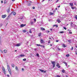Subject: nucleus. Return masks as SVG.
Here are the masks:
<instances>
[{"label": "nucleus", "mask_w": 77, "mask_h": 77, "mask_svg": "<svg viewBox=\"0 0 77 77\" xmlns=\"http://www.w3.org/2000/svg\"><path fill=\"white\" fill-rule=\"evenodd\" d=\"M7 67L10 74L11 75V69H10V67H9V65H7Z\"/></svg>", "instance_id": "f257e3e1"}, {"label": "nucleus", "mask_w": 77, "mask_h": 77, "mask_svg": "<svg viewBox=\"0 0 77 77\" xmlns=\"http://www.w3.org/2000/svg\"><path fill=\"white\" fill-rule=\"evenodd\" d=\"M75 26V25L72 22H71L70 24V27H74Z\"/></svg>", "instance_id": "f03ea898"}, {"label": "nucleus", "mask_w": 77, "mask_h": 77, "mask_svg": "<svg viewBox=\"0 0 77 77\" xmlns=\"http://www.w3.org/2000/svg\"><path fill=\"white\" fill-rule=\"evenodd\" d=\"M52 64L53 65V68H54L56 66V62L55 61H52L51 62Z\"/></svg>", "instance_id": "7ed1b4c3"}, {"label": "nucleus", "mask_w": 77, "mask_h": 77, "mask_svg": "<svg viewBox=\"0 0 77 77\" xmlns=\"http://www.w3.org/2000/svg\"><path fill=\"white\" fill-rule=\"evenodd\" d=\"M2 71L5 74H6V70H5V69L3 67H2Z\"/></svg>", "instance_id": "20e7f679"}, {"label": "nucleus", "mask_w": 77, "mask_h": 77, "mask_svg": "<svg viewBox=\"0 0 77 77\" xmlns=\"http://www.w3.org/2000/svg\"><path fill=\"white\" fill-rule=\"evenodd\" d=\"M40 71H41V72H44V73L46 72V71H44L43 70H42L41 69H39Z\"/></svg>", "instance_id": "39448f33"}, {"label": "nucleus", "mask_w": 77, "mask_h": 77, "mask_svg": "<svg viewBox=\"0 0 77 77\" xmlns=\"http://www.w3.org/2000/svg\"><path fill=\"white\" fill-rule=\"evenodd\" d=\"M12 14H13L14 15H16V12H12L10 15H12Z\"/></svg>", "instance_id": "423d86ee"}, {"label": "nucleus", "mask_w": 77, "mask_h": 77, "mask_svg": "<svg viewBox=\"0 0 77 77\" xmlns=\"http://www.w3.org/2000/svg\"><path fill=\"white\" fill-rule=\"evenodd\" d=\"M6 17V14L2 15V18H5V17Z\"/></svg>", "instance_id": "0eeeda50"}, {"label": "nucleus", "mask_w": 77, "mask_h": 77, "mask_svg": "<svg viewBox=\"0 0 77 77\" xmlns=\"http://www.w3.org/2000/svg\"><path fill=\"white\" fill-rule=\"evenodd\" d=\"M26 24H22L20 25V26L21 27H24V26H26Z\"/></svg>", "instance_id": "6e6552de"}, {"label": "nucleus", "mask_w": 77, "mask_h": 77, "mask_svg": "<svg viewBox=\"0 0 77 77\" xmlns=\"http://www.w3.org/2000/svg\"><path fill=\"white\" fill-rule=\"evenodd\" d=\"M40 42L41 43H42L43 44H44V41H43V40H42V39H41L40 40Z\"/></svg>", "instance_id": "1a4fd4ad"}, {"label": "nucleus", "mask_w": 77, "mask_h": 77, "mask_svg": "<svg viewBox=\"0 0 77 77\" xmlns=\"http://www.w3.org/2000/svg\"><path fill=\"white\" fill-rule=\"evenodd\" d=\"M62 72H63V73H64V72H66V71H65V70L64 69H63V70H62Z\"/></svg>", "instance_id": "9d476101"}, {"label": "nucleus", "mask_w": 77, "mask_h": 77, "mask_svg": "<svg viewBox=\"0 0 77 77\" xmlns=\"http://www.w3.org/2000/svg\"><path fill=\"white\" fill-rule=\"evenodd\" d=\"M63 63H64L65 64L66 66H67V63H66V62L65 61H64L63 62Z\"/></svg>", "instance_id": "9b49d317"}, {"label": "nucleus", "mask_w": 77, "mask_h": 77, "mask_svg": "<svg viewBox=\"0 0 77 77\" xmlns=\"http://www.w3.org/2000/svg\"><path fill=\"white\" fill-rule=\"evenodd\" d=\"M20 45H21L20 44H16V46H17V47H19V46H20Z\"/></svg>", "instance_id": "f8f14e48"}, {"label": "nucleus", "mask_w": 77, "mask_h": 77, "mask_svg": "<svg viewBox=\"0 0 77 77\" xmlns=\"http://www.w3.org/2000/svg\"><path fill=\"white\" fill-rule=\"evenodd\" d=\"M69 5H70V6H73V3H69Z\"/></svg>", "instance_id": "ddd939ff"}, {"label": "nucleus", "mask_w": 77, "mask_h": 77, "mask_svg": "<svg viewBox=\"0 0 77 77\" xmlns=\"http://www.w3.org/2000/svg\"><path fill=\"white\" fill-rule=\"evenodd\" d=\"M11 66L13 68H14V66H15V65H14V64H11Z\"/></svg>", "instance_id": "4468645a"}, {"label": "nucleus", "mask_w": 77, "mask_h": 77, "mask_svg": "<svg viewBox=\"0 0 77 77\" xmlns=\"http://www.w3.org/2000/svg\"><path fill=\"white\" fill-rule=\"evenodd\" d=\"M57 22H58V23H60V22H61L60 20H59V19H58L57 20Z\"/></svg>", "instance_id": "2eb2a0df"}, {"label": "nucleus", "mask_w": 77, "mask_h": 77, "mask_svg": "<svg viewBox=\"0 0 77 77\" xmlns=\"http://www.w3.org/2000/svg\"><path fill=\"white\" fill-rule=\"evenodd\" d=\"M68 30L69 31V33L70 34H71L72 33V32H71V30H69V29Z\"/></svg>", "instance_id": "dca6fc26"}, {"label": "nucleus", "mask_w": 77, "mask_h": 77, "mask_svg": "<svg viewBox=\"0 0 77 77\" xmlns=\"http://www.w3.org/2000/svg\"><path fill=\"white\" fill-rule=\"evenodd\" d=\"M41 29L42 30H45V28H44L43 27L41 28Z\"/></svg>", "instance_id": "f3484780"}, {"label": "nucleus", "mask_w": 77, "mask_h": 77, "mask_svg": "<svg viewBox=\"0 0 77 77\" xmlns=\"http://www.w3.org/2000/svg\"><path fill=\"white\" fill-rule=\"evenodd\" d=\"M74 28L76 30H77V26L75 25V26L74 27Z\"/></svg>", "instance_id": "a211bd4d"}, {"label": "nucleus", "mask_w": 77, "mask_h": 77, "mask_svg": "<svg viewBox=\"0 0 77 77\" xmlns=\"http://www.w3.org/2000/svg\"><path fill=\"white\" fill-rule=\"evenodd\" d=\"M19 56H20L21 57H24V56H25L24 55V54H21V55H19Z\"/></svg>", "instance_id": "6ab92c4d"}, {"label": "nucleus", "mask_w": 77, "mask_h": 77, "mask_svg": "<svg viewBox=\"0 0 77 77\" xmlns=\"http://www.w3.org/2000/svg\"><path fill=\"white\" fill-rule=\"evenodd\" d=\"M4 52L5 53H7V50H5L4 51Z\"/></svg>", "instance_id": "aec40b11"}, {"label": "nucleus", "mask_w": 77, "mask_h": 77, "mask_svg": "<svg viewBox=\"0 0 77 77\" xmlns=\"http://www.w3.org/2000/svg\"><path fill=\"white\" fill-rule=\"evenodd\" d=\"M15 68L16 70H17V71H18V67L17 66H16Z\"/></svg>", "instance_id": "412c9836"}, {"label": "nucleus", "mask_w": 77, "mask_h": 77, "mask_svg": "<svg viewBox=\"0 0 77 77\" xmlns=\"http://www.w3.org/2000/svg\"><path fill=\"white\" fill-rule=\"evenodd\" d=\"M10 12V8H8V10H7V12L8 13H9Z\"/></svg>", "instance_id": "4be33fe9"}, {"label": "nucleus", "mask_w": 77, "mask_h": 77, "mask_svg": "<svg viewBox=\"0 0 77 77\" xmlns=\"http://www.w3.org/2000/svg\"><path fill=\"white\" fill-rule=\"evenodd\" d=\"M30 23L31 24H33V22L31 20L30 21Z\"/></svg>", "instance_id": "5701e85b"}, {"label": "nucleus", "mask_w": 77, "mask_h": 77, "mask_svg": "<svg viewBox=\"0 0 77 77\" xmlns=\"http://www.w3.org/2000/svg\"><path fill=\"white\" fill-rule=\"evenodd\" d=\"M71 40H68V42H69V43H71Z\"/></svg>", "instance_id": "b1692460"}, {"label": "nucleus", "mask_w": 77, "mask_h": 77, "mask_svg": "<svg viewBox=\"0 0 77 77\" xmlns=\"http://www.w3.org/2000/svg\"><path fill=\"white\" fill-rule=\"evenodd\" d=\"M36 45L37 46H39V47H41V45H39V44H36Z\"/></svg>", "instance_id": "393cba45"}, {"label": "nucleus", "mask_w": 77, "mask_h": 77, "mask_svg": "<svg viewBox=\"0 0 77 77\" xmlns=\"http://www.w3.org/2000/svg\"><path fill=\"white\" fill-rule=\"evenodd\" d=\"M36 56L38 57H39V54L37 53L36 54Z\"/></svg>", "instance_id": "a878e982"}, {"label": "nucleus", "mask_w": 77, "mask_h": 77, "mask_svg": "<svg viewBox=\"0 0 77 77\" xmlns=\"http://www.w3.org/2000/svg\"><path fill=\"white\" fill-rule=\"evenodd\" d=\"M28 6H30V5H31V4H30V3H28Z\"/></svg>", "instance_id": "bb28decb"}, {"label": "nucleus", "mask_w": 77, "mask_h": 77, "mask_svg": "<svg viewBox=\"0 0 77 77\" xmlns=\"http://www.w3.org/2000/svg\"><path fill=\"white\" fill-rule=\"evenodd\" d=\"M29 32L30 33H32V30H31V29L30 30Z\"/></svg>", "instance_id": "cd10ccee"}, {"label": "nucleus", "mask_w": 77, "mask_h": 77, "mask_svg": "<svg viewBox=\"0 0 77 77\" xmlns=\"http://www.w3.org/2000/svg\"><path fill=\"white\" fill-rule=\"evenodd\" d=\"M66 57H69V54H67L66 55Z\"/></svg>", "instance_id": "c85d7f7f"}, {"label": "nucleus", "mask_w": 77, "mask_h": 77, "mask_svg": "<svg viewBox=\"0 0 77 77\" xmlns=\"http://www.w3.org/2000/svg\"><path fill=\"white\" fill-rule=\"evenodd\" d=\"M57 66H59V64L57 63L56 65Z\"/></svg>", "instance_id": "c756f323"}, {"label": "nucleus", "mask_w": 77, "mask_h": 77, "mask_svg": "<svg viewBox=\"0 0 77 77\" xmlns=\"http://www.w3.org/2000/svg\"><path fill=\"white\" fill-rule=\"evenodd\" d=\"M3 26V24L1 23L0 24V27H2V26Z\"/></svg>", "instance_id": "7c9ffc66"}, {"label": "nucleus", "mask_w": 77, "mask_h": 77, "mask_svg": "<svg viewBox=\"0 0 77 77\" xmlns=\"http://www.w3.org/2000/svg\"><path fill=\"white\" fill-rule=\"evenodd\" d=\"M41 47H42L43 48H45V46H43L42 45H41Z\"/></svg>", "instance_id": "2f4dec72"}, {"label": "nucleus", "mask_w": 77, "mask_h": 77, "mask_svg": "<svg viewBox=\"0 0 77 77\" xmlns=\"http://www.w3.org/2000/svg\"><path fill=\"white\" fill-rule=\"evenodd\" d=\"M26 32V30H23V33H25V32Z\"/></svg>", "instance_id": "473e14b6"}, {"label": "nucleus", "mask_w": 77, "mask_h": 77, "mask_svg": "<svg viewBox=\"0 0 77 77\" xmlns=\"http://www.w3.org/2000/svg\"><path fill=\"white\" fill-rule=\"evenodd\" d=\"M53 13H51L50 14V15H53Z\"/></svg>", "instance_id": "72a5a7b5"}, {"label": "nucleus", "mask_w": 77, "mask_h": 77, "mask_svg": "<svg viewBox=\"0 0 77 77\" xmlns=\"http://www.w3.org/2000/svg\"><path fill=\"white\" fill-rule=\"evenodd\" d=\"M75 19H76V20H77V15H76L75 16Z\"/></svg>", "instance_id": "f704fd0d"}, {"label": "nucleus", "mask_w": 77, "mask_h": 77, "mask_svg": "<svg viewBox=\"0 0 77 77\" xmlns=\"http://www.w3.org/2000/svg\"><path fill=\"white\" fill-rule=\"evenodd\" d=\"M23 60V61H26V59L25 58Z\"/></svg>", "instance_id": "c9c22d12"}, {"label": "nucleus", "mask_w": 77, "mask_h": 77, "mask_svg": "<svg viewBox=\"0 0 77 77\" xmlns=\"http://www.w3.org/2000/svg\"><path fill=\"white\" fill-rule=\"evenodd\" d=\"M63 47H66V46L65 45V44H63Z\"/></svg>", "instance_id": "e433bc0d"}, {"label": "nucleus", "mask_w": 77, "mask_h": 77, "mask_svg": "<svg viewBox=\"0 0 77 77\" xmlns=\"http://www.w3.org/2000/svg\"><path fill=\"white\" fill-rule=\"evenodd\" d=\"M71 8L72 9H74V7H71Z\"/></svg>", "instance_id": "4c0bfd02"}, {"label": "nucleus", "mask_w": 77, "mask_h": 77, "mask_svg": "<svg viewBox=\"0 0 77 77\" xmlns=\"http://www.w3.org/2000/svg\"><path fill=\"white\" fill-rule=\"evenodd\" d=\"M63 29H65V30H66V28L65 27H64Z\"/></svg>", "instance_id": "58836bf2"}, {"label": "nucleus", "mask_w": 77, "mask_h": 77, "mask_svg": "<svg viewBox=\"0 0 77 77\" xmlns=\"http://www.w3.org/2000/svg\"><path fill=\"white\" fill-rule=\"evenodd\" d=\"M34 21H35V22H36V19H34Z\"/></svg>", "instance_id": "ea45409f"}, {"label": "nucleus", "mask_w": 77, "mask_h": 77, "mask_svg": "<svg viewBox=\"0 0 77 77\" xmlns=\"http://www.w3.org/2000/svg\"><path fill=\"white\" fill-rule=\"evenodd\" d=\"M0 51H1V52L2 53H3V51H2V50L0 49Z\"/></svg>", "instance_id": "a19ab883"}, {"label": "nucleus", "mask_w": 77, "mask_h": 77, "mask_svg": "<svg viewBox=\"0 0 77 77\" xmlns=\"http://www.w3.org/2000/svg\"><path fill=\"white\" fill-rule=\"evenodd\" d=\"M4 3H5V4H6V1H5Z\"/></svg>", "instance_id": "79ce46f5"}, {"label": "nucleus", "mask_w": 77, "mask_h": 77, "mask_svg": "<svg viewBox=\"0 0 77 77\" xmlns=\"http://www.w3.org/2000/svg\"><path fill=\"white\" fill-rule=\"evenodd\" d=\"M60 33H63V32L62 31V32H60Z\"/></svg>", "instance_id": "37998d69"}, {"label": "nucleus", "mask_w": 77, "mask_h": 77, "mask_svg": "<svg viewBox=\"0 0 77 77\" xmlns=\"http://www.w3.org/2000/svg\"><path fill=\"white\" fill-rule=\"evenodd\" d=\"M22 71H24V68H22Z\"/></svg>", "instance_id": "c03bdc74"}, {"label": "nucleus", "mask_w": 77, "mask_h": 77, "mask_svg": "<svg viewBox=\"0 0 77 77\" xmlns=\"http://www.w3.org/2000/svg\"><path fill=\"white\" fill-rule=\"evenodd\" d=\"M71 50H73V47H72V48L71 49Z\"/></svg>", "instance_id": "a18cd8bd"}, {"label": "nucleus", "mask_w": 77, "mask_h": 77, "mask_svg": "<svg viewBox=\"0 0 77 77\" xmlns=\"http://www.w3.org/2000/svg\"><path fill=\"white\" fill-rule=\"evenodd\" d=\"M32 9H35V7H33Z\"/></svg>", "instance_id": "49530a36"}, {"label": "nucleus", "mask_w": 77, "mask_h": 77, "mask_svg": "<svg viewBox=\"0 0 77 77\" xmlns=\"http://www.w3.org/2000/svg\"><path fill=\"white\" fill-rule=\"evenodd\" d=\"M50 40H49L48 42V44H50Z\"/></svg>", "instance_id": "de8ad7c7"}, {"label": "nucleus", "mask_w": 77, "mask_h": 77, "mask_svg": "<svg viewBox=\"0 0 77 77\" xmlns=\"http://www.w3.org/2000/svg\"><path fill=\"white\" fill-rule=\"evenodd\" d=\"M38 36H41V34H39L38 35Z\"/></svg>", "instance_id": "09e8293b"}, {"label": "nucleus", "mask_w": 77, "mask_h": 77, "mask_svg": "<svg viewBox=\"0 0 77 77\" xmlns=\"http://www.w3.org/2000/svg\"><path fill=\"white\" fill-rule=\"evenodd\" d=\"M58 50H61V49H60V48H58Z\"/></svg>", "instance_id": "8fccbe9b"}, {"label": "nucleus", "mask_w": 77, "mask_h": 77, "mask_svg": "<svg viewBox=\"0 0 77 77\" xmlns=\"http://www.w3.org/2000/svg\"><path fill=\"white\" fill-rule=\"evenodd\" d=\"M56 42H59V40H57L56 41Z\"/></svg>", "instance_id": "3c124183"}, {"label": "nucleus", "mask_w": 77, "mask_h": 77, "mask_svg": "<svg viewBox=\"0 0 77 77\" xmlns=\"http://www.w3.org/2000/svg\"><path fill=\"white\" fill-rule=\"evenodd\" d=\"M60 68V66H58V68Z\"/></svg>", "instance_id": "603ef678"}, {"label": "nucleus", "mask_w": 77, "mask_h": 77, "mask_svg": "<svg viewBox=\"0 0 77 77\" xmlns=\"http://www.w3.org/2000/svg\"><path fill=\"white\" fill-rule=\"evenodd\" d=\"M1 3H3V1H1Z\"/></svg>", "instance_id": "864d4df0"}, {"label": "nucleus", "mask_w": 77, "mask_h": 77, "mask_svg": "<svg viewBox=\"0 0 77 77\" xmlns=\"http://www.w3.org/2000/svg\"><path fill=\"white\" fill-rule=\"evenodd\" d=\"M75 53L76 54H77V52L76 51V52H75Z\"/></svg>", "instance_id": "5fc2aeb1"}, {"label": "nucleus", "mask_w": 77, "mask_h": 77, "mask_svg": "<svg viewBox=\"0 0 77 77\" xmlns=\"http://www.w3.org/2000/svg\"><path fill=\"white\" fill-rule=\"evenodd\" d=\"M7 76H8V77H9V75H7Z\"/></svg>", "instance_id": "6e6d98bb"}, {"label": "nucleus", "mask_w": 77, "mask_h": 77, "mask_svg": "<svg viewBox=\"0 0 77 77\" xmlns=\"http://www.w3.org/2000/svg\"><path fill=\"white\" fill-rule=\"evenodd\" d=\"M12 2H14L15 1V0H12Z\"/></svg>", "instance_id": "4d7b16f0"}, {"label": "nucleus", "mask_w": 77, "mask_h": 77, "mask_svg": "<svg viewBox=\"0 0 77 77\" xmlns=\"http://www.w3.org/2000/svg\"><path fill=\"white\" fill-rule=\"evenodd\" d=\"M55 9L56 10H57V8H56Z\"/></svg>", "instance_id": "13d9d810"}, {"label": "nucleus", "mask_w": 77, "mask_h": 77, "mask_svg": "<svg viewBox=\"0 0 77 77\" xmlns=\"http://www.w3.org/2000/svg\"><path fill=\"white\" fill-rule=\"evenodd\" d=\"M50 45H51V46H52L53 45H52V44H51Z\"/></svg>", "instance_id": "bf43d9fd"}, {"label": "nucleus", "mask_w": 77, "mask_h": 77, "mask_svg": "<svg viewBox=\"0 0 77 77\" xmlns=\"http://www.w3.org/2000/svg\"><path fill=\"white\" fill-rule=\"evenodd\" d=\"M48 33H49V32H50V31H48Z\"/></svg>", "instance_id": "052dcab7"}, {"label": "nucleus", "mask_w": 77, "mask_h": 77, "mask_svg": "<svg viewBox=\"0 0 77 77\" xmlns=\"http://www.w3.org/2000/svg\"><path fill=\"white\" fill-rule=\"evenodd\" d=\"M44 0H43L42 1V2H44Z\"/></svg>", "instance_id": "680f3d73"}, {"label": "nucleus", "mask_w": 77, "mask_h": 77, "mask_svg": "<svg viewBox=\"0 0 77 77\" xmlns=\"http://www.w3.org/2000/svg\"><path fill=\"white\" fill-rule=\"evenodd\" d=\"M34 50H35V51H36V49H34Z\"/></svg>", "instance_id": "e2e57ef3"}, {"label": "nucleus", "mask_w": 77, "mask_h": 77, "mask_svg": "<svg viewBox=\"0 0 77 77\" xmlns=\"http://www.w3.org/2000/svg\"><path fill=\"white\" fill-rule=\"evenodd\" d=\"M15 52H17V50H15Z\"/></svg>", "instance_id": "0e129e2a"}, {"label": "nucleus", "mask_w": 77, "mask_h": 77, "mask_svg": "<svg viewBox=\"0 0 77 77\" xmlns=\"http://www.w3.org/2000/svg\"><path fill=\"white\" fill-rule=\"evenodd\" d=\"M53 30V29H51V30Z\"/></svg>", "instance_id": "69168bd1"}, {"label": "nucleus", "mask_w": 77, "mask_h": 77, "mask_svg": "<svg viewBox=\"0 0 77 77\" xmlns=\"http://www.w3.org/2000/svg\"><path fill=\"white\" fill-rule=\"evenodd\" d=\"M60 5H59V6L58 7V8H60Z\"/></svg>", "instance_id": "338daca9"}, {"label": "nucleus", "mask_w": 77, "mask_h": 77, "mask_svg": "<svg viewBox=\"0 0 77 77\" xmlns=\"http://www.w3.org/2000/svg\"><path fill=\"white\" fill-rule=\"evenodd\" d=\"M58 2V1L57 0V1H56V3H57Z\"/></svg>", "instance_id": "774afa93"}]
</instances>
